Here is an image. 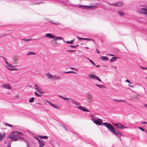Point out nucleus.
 Wrapping results in <instances>:
<instances>
[{
    "label": "nucleus",
    "mask_w": 147,
    "mask_h": 147,
    "mask_svg": "<svg viewBox=\"0 0 147 147\" xmlns=\"http://www.w3.org/2000/svg\"><path fill=\"white\" fill-rule=\"evenodd\" d=\"M103 125L107 127L109 130L112 133L116 136L118 135V134L115 132L112 125L107 122L104 123H103Z\"/></svg>",
    "instance_id": "1"
},
{
    "label": "nucleus",
    "mask_w": 147,
    "mask_h": 147,
    "mask_svg": "<svg viewBox=\"0 0 147 147\" xmlns=\"http://www.w3.org/2000/svg\"><path fill=\"white\" fill-rule=\"evenodd\" d=\"M91 120L92 121L96 124L98 125H101L102 123V120L98 118L94 119L92 117Z\"/></svg>",
    "instance_id": "2"
},
{
    "label": "nucleus",
    "mask_w": 147,
    "mask_h": 147,
    "mask_svg": "<svg viewBox=\"0 0 147 147\" xmlns=\"http://www.w3.org/2000/svg\"><path fill=\"white\" fill-rule=\"evenodd\" d=\"M17 135L15 131H14L11 133L9 136V138L11 139L12 140L14 141H16V137Z\"/></svg>",
    "instance_id": "3"
},
{
    "label": "nucleus",
    "mask_w": 147,
    "mask_h": 147,
    "mask_svg": "<svg viewBox=\"0 0 147 147\" xmlns=\"http://www.w3.org/2000/svg\"><path fill=\"white\" fill-rule=\"evenodd\" d=\"M112 123L117 127L120 129H126L128 128L127 127L124 126L121 123Z\"/></svg>",
    "instance_id": "4"
},
{
    "label": "nucleus",
    "mask_w": 147,
    "mask_h": 147,
    "mask_svg": "<svg viewBox=\"0 0 147 147\" xmlns=\"http://www.w3.org/2000/svg\"><path fill=\"white\" fill-rule=\"evenodd\" d=\"M88 77L92 79H95L98 80V81L102 82L101 80L96 76L94 74H90L89 75Z\"/></svg>",
    "instance_id": "5"
},
{
    "label": "nucleus",
    "mask_w": 147,
    "mask_h": 147,
    "mask_svg": "<svg viewBox=\"0 0 147 147\" xmlns=\"http://www.w3.org/2000/svg\"><path fill=\"white\" fill-rule=\"evenodd\" d=\"M139 11L140 13L147 16V8H142L141 10Z\"/></svg>",
    "instance_id": "6"
},
{
    "label": "nucleus",
    "mask_w": 147,
    "mask_h": 147,
    "mask_svg": "<svg viewBox=\"0 0 147 147\" xmlns=\"http://www.w3.org/2000/svg\"><path fill=\"white\" fill-rule=\"evenodd\" d=\"M78 7H82V8H83V7H86L87 9L88 8H93L94 9L96 7V5H90V6H85L82 5H78Z\"/></svg>",
    "instance_id": "7"
},
{
    "label": "nucleus",
    "mask_w": 147,
    "mask_h": 147,
    "mask_svg": "<svg viewBox=\"0 0 147 147\" xmlns=\"http://www.w3.org/2000/svg\"><path fill=\"white\" fill-rule=\"evenodd\" d=\"M71 102L72 103V104L74 105L77 108L78 107H79V106L80 105V103L73 100H71Z\"/></svg>",
    "instance_id": "8"
},
{
    "label": "nucleus",
    "mask_w": 147,
    "mask_h": 147,
    "mask_svg": "<svg viewBox=\"0 0 147 147\" xmlns=\"http://www.w3.org/2000/svg\"><path fill=\"white\" fill-rule=\"evenodd\" d=\"M1 87L8 89H10L11 88L9 84H3L1 85Z\"/></svg>",
    "instance_id": "9"
},
{
    "label": "nucleus",
    "mask_w": 147,
    "mask_h": 147,
    "mask_svg": "<svg viewBox=\"0 0 147 147\" xmlns=\"http://www.w3.org/2000/svg\"><path fill=\"white\" fill-rule=\"evenodd\" d=\"M78 108L81 110H82L84 111L89 112V111L85 107H82V106H79V107H78Z\"/></svg>",
    "instance_id": "10"
},
{
    "label": "nucleus",
    "mask_w": 147,
    "mask_h": 147,
    "mask_svg": "<svg viewBox=\"0 0 147 147\" xmlns=\"http://www.w3.org/2000/svg\"><path fill=\"white\" fill-rule=\"evenodd\" d=\"M46 37L50 38H53L55 37V35L51 33L46 34H45Z\"/></svg>",
    "instance_id": "11"
},
{
    "label": "nucleus",
    "mask_w": 147,
    "mask_h": 147,
    "mask_svg": "<svg viewBox=\"0 0 147 147\" xmlns=\"http://www.w3.org/2000/svg\"><path fill=\"white\" fill-rule=\"evenodd\" d=\"M46 75L47 76V78L50 80L51 79L55 77L54 76L52 75L51 74L49 73L47 74H46Z\"/></svg>",
    "instance_id": "12"
},
{
    "label": "nucleus",
    "mask_w": 147,
    "mask_h": 147,
    "mask_svg": "<svg viewBox=\"0 0 147 147\" xmlns=\"http://www.w3.org/2000/svg\"><path fill=\"white\" fill-rule=\"evenodd\" d=\"M5 136V133L2 132L0 133V141H2L3 139L4 138Z\"/></svg>",
    "instance_id": "13"
},
{
    "label": "nucleus",
    "mask_w": 147,
    "mask_h": 147,
    "mask_svg": "<svg viewBox=\"0 0 147 147\" xmlns=\"http://www.w3.org/2000/svg\"><path fill=\"white\" fill-rule=\"evenodd\" d=\"M38 142L39 144V147H43L44 146L45 142L42 140H38Z\"/></svg>",
    "instance_id": "14"
},
{
    "label": "nucleus",
    "mask_w": 147,
    "mask_h": 147,
    "mask_svg": "<svg viewBox=\"0 0 147 147\" xmlns=\"http://www.w3.org/2000/svg\"><path fill=\"white\" fill-rule=\"evenodd\" d=\"M122 3L121 2H118L115 3L111 4V5H113L117 6H120L122 5Z\"/></svg>",
    "instance_id": "15"
},
{
    "label": "nucleus",
    "mask_w": 147,
    "mask_h": 147,
    "mask_svg": "<svg viewBox=\"0 0 147 147\" xmlns=\"http://www.w3.org/2000/svg\"><path fill=\"white\" fill-rule=\"evenodd\" d=\"M100 58L103 61H106L108 60L107 57L106 56H102Z\"/></svg>",
    "instance_id": "16"
},
{
    "label": "nucleus",
    "mask_w": 147,
    "mask_h": 147,
    "mask_svg": "<svg viewBox=\"0 0 147 147\" xmlns=\"http://www.w3.org/2000/svg\"><path fill=\"white\" fill-rule=\"evenodd\" d=\"M53 38V40L54 41L57 40H63V38H62L61 37L55 36V37L54 38Z\"/></svg>",
    "instance_id": "17"
},
{
    "label": "nucleus",
    "mask_w": 147,
    "mask_h": 147,
    "mask_svg": "<svg viewBox=\"0 0 147 147\" xmlns=\"http://www.w3.org/2000/svg\"><path fill=\"white\" fill-rule=\"evenodd\" d=\"M4 59L5 61V63L7 65V66L8 67H10V68H12V67H13V66L12 65H11L10 63H9L8 62H7V61L4 58Z\"/></svg>",
    "instance_id": "18"
},
{
    "label": "nucleus",
    "mask_w": 147,
    "mask_h": 147,
    "mask_svg": "<svg viewBox=\"0 0 147 147\" xmlns=\"http://www.w3.org/2000/svg\"><path fill=\"white\" fill-rule=\"evenodd\" d=\"M18 60V58L16 57H14L13 59V63L14 64H15L17 63Z\"/></svg>",
    "instance_id": "19"
},
{
    "label": "nucleus",
    "mask_w": 147,
    "mask_h": 147,
    "mask_svg": "<svg viewBox=\"0 0 147 147\" xmlns=\"http://www.w3.org/2000/svg\"><path fill=\"white\" fill-rule=\"evenodd\" d=\"M87 98L88 100L90 101V102H91L92 101V96L90 95H89L87 96Z\"/></svg>",
    "instance_id": "20"
},
{
    "label": "nucleus",
    "mask_w": 147,
    "mask_h": 147,
    "mask_svg": "<svg viewBox=\"0 0 147 147\" xmlns=\"http://www.w3.org/2000/svg\"><path fill=\"white\" fill-rule=\"evenodd\" d=\"M45 101H46L47 102H48L50 105L53 107H54V108H56V109L57 108V107L56 106H55L54 104H53L52 103H51L50 102H49L48 100H45Z\"/></svg>",
    "instance_id": "21"
},
{
    "label": "nucleus",
    "mask_w": 147,
    "mask_h": 147,
    "mask_svg": "<svg viewBox=\"0 0 147 147\" xmlns=\"http://www.w3.org/2000/svg\"><path fill=\"white\" fill-rule=\"evenodd\" d=\"M112 100L115 102H126V101L124 100H117V99H112Z\"/></svg>",
    "instance_id": "22"
},
{
    "label": "nucleus",
    "mask_w": 147,
    "mask_h": 147,
    "mask_svg": "<svg viewBox=\"0 0 147 147\" xmlns=\"http://www.w3.org/2000/svg\"><path fill=\"white\" fill-rule=\"evenodd\" d=\"M34 89L38 92L41 93L40 92V90L39 89L38 86L37 85H34Z\"/></svg>",
    "instance_id": "23"
},
{
    "label": "nucleus",
    "mask_w": 147,
    "mask_h": 147,
    "mask_svg": "<svg viewBox=\"0 0 147 147\" xmlns=\"http://www.w3.org/2000/svg\"><path fill=\"white\" fill-rule=\"evenodd\" d=\"M38 136L41 139H47L48 138V137L45 136Z\"/></svg>",
    "instance_id": "24"
},
{
    "label": "nucleus",
    "mask_w": 147,
    "mask_h": 147,
    "mask_svg": "<svg viewBox=\"0 0 147 147\" xmlns=\"http://www.w3.org/2000/svg\"><path fill=\"white\" fill-rule=\"evenodd\" d=\"M118 58L117 57H112L110 60L111 62H113L116 60Z\"/></svg>",
    "instance_id": "25"
},
{
    "label": "nucleus",
    "mask_w": 147,
    "mask_h": 147,
    "mask_svg": "<svg viewBox=\"0 0 147 147\" xmlns=\"http://www.w3.org/2000/svg\"><path fill=\"white\" fill-rule=\"evenodd\" d=\"M117 13L120 16H123L125 14V13L121 11H118Z\"/></svg>",
    "instance_id": "26"
},
{
    "label": "nucleus",
    "mask_w": 147,
    "mask_h": 147,
    "mask_svg": "<svg viewBox=\"0 0 147 147\" xmlns=\"http://www.w3.org/2000/svg\"><path fill=\"white\" fill-rule=\"evenodd\" d=\"M36 55V53L34 52H32V51H30V52H28V53L27 54V55Z\"/></svg>",
    "instance_id": "27"
},
{
    "label": "nucleus",
    "mask_w": 147,
    "mask_h": 147,
    "mask_svg": "<svg viewBox=\"0 0 147 147\" xmlns=\"http://www.w3.org/2000/svg\"><path fill=\"white\" fill-rule=\"evenodd\" d=\"M15 132H16V134L17 136L18 135L22 136L23 135V133L21 132L18 131H15Z\"/></svg>",
    "instance_id": "28"
},
{
    "label": "nucleus",
    "mask_w": 147,
    "mask_h": 147,
    "mask_svg": "<svg viewBox=\"0 0 147 147\" xmlns=\"http://www.w3.org/2000/svg\"><path fill=\"white\" fill-rule=\"evenodd\" d=\"M7 67L8 69H9L10 71L17 70V69L16 68H10V67Z\"/></svg>",
    "instance_id": "29"
},
{
    "label": "nucleus",
    "mask_w": 147,
    "mask_h": 147,
    "mask_svg": "<svg viewBox=\"0 0 147 147\" xmlns=\"http://www.w3.org/2000/svg\"><path fill=\"white\" fill-rule=\"evenodd\" d=\"M34 97H32L29 100V102L31 103L33 102L34 101Z\"/></svg>",
    "instance_id": "30"
},
{
    "label": "nucleus",
    "mask_w": 147,
    "mask_h": 147,
    "mask_svg": "<svg viewBox=\"0 0 147 147\" xmlns=\"http://www.w3.org/2000/svg\"><path fill=\"white\" fill-rule=\"evenodd\" d=\"M74 42V40H72L70 41H66L65 42L67 44H72Z\"/></svg>",
    "instance_id": "31"
},
{
    "label": "nucleus",
    "mask_w": 147,
    "mask_h": 147,
    "mask_svg": "<svg viewBox=\"0 0 147 147\" xmlns=\"http://www.w3.org/2000/svg\"><path fill=\"white\" fill-rule=\"evenodd\" d=\"M95 86H97L99 88H104V86L103 85H99L97 84H95Z\"/></svg>",
    "instance_id": "32"
},
{
    "label": "nucleus",
    "mask_w": 147,
    "mask_h": 147,
    "mask_svg": "<svg viewBox=\"0 0 147 147\" xmlns=\"http://www.w3.org/2000/svg\"><path fill=\"white\" fill-rule=\"evenodd\" d=\"M22 40L24 41L27 42V41H30V40H32V38H29V39H26L25 38H23V39H22Z\"/></svg>",
    "instance_id": "33"
},
{
    "label": "nucleus",
    "mask_w": 147,
    "mask_h": 147,
    "mask_svg": "<svg viewBox=\"0 0 147 147\" xmlns=\"http://www.w3.org/2000/svg\"><path fill=\"white\" fill-rule=\"evenodd\" d=\"M16 139L17 141L19 140H23V138L21 136H17Z\"/></svg>",
    "instance_id": "34"
},
{
    "label": "nucleus",
    "mask_w": 147,
    "mask_h": 147,
    "mask_svg": "<svg viewBox=\"0 0 147 147\" xmlns=\"http://www.w3.org/2000/svg\"><path fill=\"white\" fill-rule=\"evenodd\" d=\"M59 96L64 100H66L67 97H64L62 96L59 95Z\"/></svg>",
    "instance_id": "35"
},
{
    "label": "nucleus",
    "mask_w": 147,
    "mask_h": 147,
    "mask_svg": "<svg viewBox=\"0 0 147 147\" xmlns=\"http://www.w3.org/2000/svg\"><path fill=\"white\" fill-rule=\"evenodd\" d=\"M65 73L66 74H68V73H74V74H76V73L74 71H65Z\"/></svg>",
    "instance_id": "36"
},
{
    "label": "nucleus",
    "mask_w": 147,
    "mask_h": 147,
    "mask_svg": "<svg viewBox=\"0 0 147 147\" xmlns=\"http://www.w3.org/2000/svg\"><path fill=\"white\" fill-rule=\"evenodd\" d=\"M77 38L80 40H85V38H80L79 37L77 36Z\"/></svg>",
    "instance_id": "37"
},
{
    "label": "nucleus",
    "mask_w": 147,
    "mask_h": 147,
    "mask_svg": "<svg viewBox=\"0 0 147 147\" xmlns=\"http://www.w3.org/2000/svg\"><path fill=\"white\" fill-rule=\"evenodd\" d=\"M78 45H71L70 46V47H71L73 48H75L77 47H78Z\"/></svg>",
    "instance_id": "38"
},
{
    "label": "nucleus",
    "mask_w": 147,
    "mask_h": 147,
    "mask_svg": "<svg viewBox=\"0 0 147 147\" xmlns=\"http://www.w3.org/2000/svg\"><path fill=\"white\" fill-rule=\"evenodd\" d=\"M85 40H86L87 41H89V40L93 41H94V40H93V39H92L89 38H85Z\"/></svg>",
    "instance_id": "39"
},
{
    "label": "nucleus",
    "mask_w": 147,
    "mask_h": 147,
    "mask_svg": "<svg viewBox=\"0 0 147 147\" xmlns=\"http://www.w3.org/2000/svg\"><path fill=\"white\" fill-rule=\"evenodd\" d=\"M35 94L38 96H41V95L38 94L36 92H34Z\"/></svg>",
    "instance_id": "40"
},
{
    "label": "nucleus",
    "mask_w": 147,
    "mask_h": 147,
    "mask_svg": "<svg viewBox=\"0 0 147 147\" xmlns=\"http://www.w3.org/2000/svg\"><path fill=\"white\" fill-rule=\"evenodd\" d=\"M5 125H7L10 127H12V125L9 124V123H6L5 124Z\"/></svg>",
    "instance_id": "41"
},
{
    "label": "nucleus",
    "mask_w": 147,
    "mask_h": 147,
    "mask_svg": "<svg viewBox=\"0 0 147 147\" xmlns=\"http://www.w3.org/2000/svg\"><path fill=\"white\" fill-rule=\"evenodd\" d=\"M89 61H90V62H91L93 65H95V63L92 60L90 59H89Z\"/></svg>",
    "instance_id": "42"
},
{
    "label": "nucleus",
    "mask_w": 147,
    "mask_h": 147,
    "mask_svg": "<svg viewBox=\"0 0 147 147\" xmlns=\"http://www.w3.org/2000/svg\"><path fill=\"white\" fill-rule=\"evenodd\" d=\"M125 81L127 82H128V83H129L130 84H132V83L129 80H128V79H127L126 81Z\"/></svg>",
    "instance_id": "43"
},
{
    "label": "nucleus",
    "mask_w": 147,
    "mask_h": 147,
    "mask_svg": "<svg viewBox=\"0 0 147 147\" xmlns=\"http://www.w3.org/2000/svg\"><path fill=\"white\" fill-rule=\"evenodd\" d=\"M138 128H139L141 130H142V131H144V129L143 128H142V127H139Z\"/></svg>",
    "instance_id": "44"
},
{
    "label": "nucleus",
    "mask_w": 147,
    "mask_h": 147,
    "mask_svg": "<svg viewBox=\"0 0 147 147\" xmlns=\"http://www.w3.org/2000/svg\"><path fill=\"white\" fill-rule=\"evenodd\" d=\"M128 86H129L130 87L132 88H134V86L132 85H130L129 84L128 85Z\"/></svg>",
    "instance_id": "45"
},
{
    "label": "nucleus",
    "mask_w": 147,
    "mask_h": 147,
    "mask_svg": "<svg viewBox=\"0 0 147 147\" xmlns=\"http://www.w3.org/2000/svg\"><path fill=\"white\" fill-rule=\"evenodd\" d=\"M34 138H35V139H36V140H37L38 141V140H39L38 138H37L36 136H34Z\"/></svg>",
    "instance_id": "46"
},
{
    "label": "nucleus",
    "mask_w": 147,
    "mask_h": 147,
    "mask_svg": "<svg viewBox=\"0 0 147 147\" xmlns=\"http://www.w3.org/2000/svg\"><path fill=\"white\" fill-rule=\"evenodd\" d=\"M55 79H60V78L59 76H57L56 78H55Z\"/></svg>",
    "instance_id": "47"
},
{
    "label": "nucleus",
    "mask_w": 147,
    "mask_h": 147,
    "mask_svg": "<svg viewBox=\"0 0 147 147\" xmlns=\"http://www.w3.org/2000/svg\"><path fill=\"white\" fill-rule=\"evenodd\" d=\"M51 22V23H53V24H56V25H58L59 24V23H55L53 22Z\"/></svg>",
    "instance_id": "48"
},
{
    "label": "nucleus",
    "mask_w": 147,
    "mask_h": 147,
    "mask_svg": "<svg viewBox=\"0 0 147 147\" xmlns=\"http://www.w3.org/2000/svg\"><path fill=\"white\" fill-rule=\"evenodd\" d=\"M74 51L72 50H68L67 51L69 52H72Z\"/></svg>",
    "instance_id": "49"
},
{
    "label": "nucleus",
    "mask_w": 147,
    "mask_h": 147,
    "mask_svg": "<svg viewBox=\"0 0 147 147\" xmlns=\"http://www.w3.org/2000/svg\"><path fill=\"white\" fill-rule=\"evenodd\" d=\"M142 124H147V123L146 122H145V121H144V122H142L141 123Z\"/></svg>",
    "instance_id": "50"
},
{
    "label": "nucleus",
    "mask_w": 147,
    "mask_h": 147,
    "mask_svg": "<svg viewBox=\"0 0 147 147\" xmlns=\"http://www.w3.org/2000/svg\"><path fill=\"white\" fill-rule=\"evenodd\" d=\"M69 98H67L65 100L67 101H69Z\"/></svg>",
    "instance_id": "51"
},
{
    "label": "nucleus",
    "mask_w": 147,
    "mask_h": 147,
    "mask_svg": "<svg viewBox=\"0 0 147 147\" xmlns=\"http://www.w3.org/2000/svg\"><path fill=\"white\" fill-rule=\"evenodd\" d=\"M70 69L72 70H76V69H75L73 67H71Z\"/></svg>",
    "instance_id": "52"
},
{
    "label": "nucleus",
    "mask_w": 147,
    "mask_h": 147,
    "mask_svg": "<svg viewBox=\"0 0 147 147\" xmlns=\"http://www.w3.org/2000/svg\"><path fill=\"white\" fill-rule=\"evenodd\" d=\"M19 96V95H16L15 96V97H16L18 98H19V97H18Z\"/></svg>",
    "instance_id": "53"
},
{
    "label": "nucleus",
    "mask_w": 147,
    "mask_h": 147,
    "mask_svg": "<svg viewBox=\"0 0 147 147\" xmlns=\"http://www.w3.org/2000/svg\"><path fill=\"white\" fill-rule=\"evenodd\" d=\"M64 129H65V130L67 131L68 130V129H67L66 128V127H64Z\"/></svg>",
    "instance_id": "54"
},
{
    "label": "nucleus",
    "mask_w": 147,
    "mask_h": 147,
    "mask_svg": "<svg viewBox=\"0 0 147 147\" xmlns=\"http://www.w3.org/2000/svg\"><path fill=\"white\" fill-rule=\"evenodd\" d=\"M144 106L147 108V104H144Z\"/></svg>",
    "instance_id": "55"
},
{
    "label": "nucleus",
    "mask_w": 147,
    "mask_h": 147,
    "mask_svg": "<svg viewBox=\"0 0 147 147\" xmlns=\"http://www.w3.org/2000/svg\"><path fill=\"white\" fill-rule=\"evenodd\" d=\"M96 52H97V53H98V54H99L100 53L99 52V51L98 50H96Z\"/></svg>",
    "instance_id": "56"
},
{
    "label": "nucleus",
    "mask_w": 147,
    "mask_h": 147,
    "mask_svg": "<svg viewBox=\"0 0 147 147\" xmlns=\"http://www.w3.org/2000/svg\"><path fill=\"white\" fill-rule=\"evenodd\" d=\"M40 92H41V93H41V94H43V92H42V91H40Z\"/></svg>",
    "instance_id": "57"
},
{
    "label": "nucleus",
    "mask_w": 147,
    "mask_h": 147,
    "mask_svg": "<svg viewBox=\"0 0 147 147\" xmlns=\"http://www.w3.org/2000/svg\"><path fill=\"white\" fill-rule=\"evenodd\" d=\"M142 68L144 69H146V68H145V67H142Z\"/></svg>",
    "instance_id": "58"
},
{
    "label": "nucleus",
    "mask_w": 147,
    "mask_h": 147,
    "mask_svg": "<svg viewBox=\"0 0 147 147\" xmlns=\"http://www.w3.org/2000/svg\"><path fill=\"white\" fill-rule=\"evenodd\" d=\"M109 55L110 56H114L113 55H112V54H109Z\"/></svg>",
    "instance_id": "59"
},
{
    "label": "nucleus",
    "mask_w": 147,
    "mask_h": 147,
    "mask_svg": "<svg viewBox=\"0 0 147 147\" xmlns=\"http://www.w3.org/2000/svg\"><path fill=\"white\" fill-rule=\"evenodd\" d=\"M42 3V2H38V3H37V4H39L41 3Z\"/></svg>",
    "instance_id": "60"
},
{
    "label": "nucleus",
    "mask_w": 147,
    "mask_h": 147,
    "mask_svg": "<svg viewBox=\"0 0 147 147\" xmlns=\"http://www.w3.org/2000/svg\"><path fill=\"white\" fill-rule=\"evenodd\" d=\"M100 66V65H96V67H99Z\"/></svg>",
    "instance_id": "61"
},
{
    "label": "nucleus",
    "mask_w": 147,
    "mask_h": 147,
    "mask_svg": "<svg viewBox=\"0 0 147 147\" xmlns=\"http://www.w3.org/2000/svg\"><path fill=\"white\" fill-rule=\"evenodd\" d=\"M54 42V43H55V44H56V43H57V42Z\"/></svg>",
    "instance_id": "62"
},
{
    "label": "nucleus",
    "mask_w": 147,
    "mask_h": 147,
    "mask_svg": "<svg viewBox=\"0 0 147 147\" xmlns=\"http://www.w3.org/2000/svg\"><path fill=\"white\" fill-rule=\"evenodd\" d=\"M86 49H88V47H86Z\"/></svg>",
    "instance_id": "63"
},
{
    "label": "nucleus",
    "mask_w": 147,
    "mask_h": 147,
    "mask_svg": "<svg viewBox=\"0 0 147 147\" xmlns=\"http://www.w3.org/2000/svg\"><path fill=\"white\" fill-rule=\"evenodd\" d=\"M87 59L89 60V59H89L88 58H87Z\"/></svg>",
    "instance_id": "64"
}]
</instances>
